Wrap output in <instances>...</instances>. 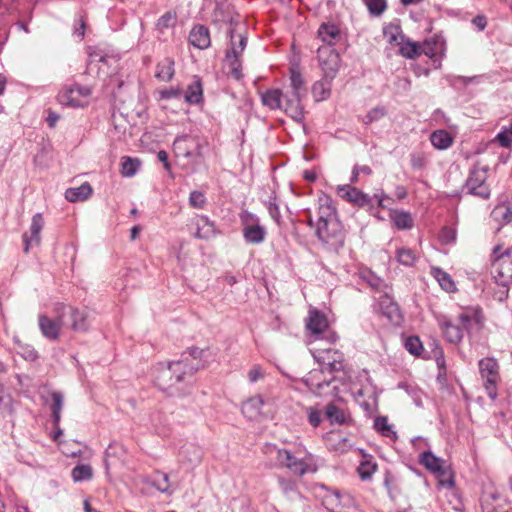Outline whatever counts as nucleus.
Instances as JSON below:
<instances>
[{"instance_id": "9", "label": "nucleus", "mask_w": 512, "mask_h": 512, "mask_svg": "<svg viewBox=\"0 0 512 512\" xmlns=\"http://www.w3.org/2000/svg\"><path fill=\"white\" fill-rule=\"evenodd\" d=\"M479 372L484 381V388L488 396L494 400L497 397V384L500 380L499 365L496 359L491 357L479 361Z\"/></svg>"}, {"instance_id": "32", "label": "nucleus", "mask_w": 512, "mask_h": 512, "mask_svg": "<svg viewBox=\"0 0 512 512\" xmlns=\"http://www.w3.org/2000/svg\"><path fill=\"white\" fill-rule=\"evenodd\" d=\"M432 275L438 281L439 285L446 292L456 291V285L451 276L440 268H433Z\"/></svg>"}, {"instance_id": "40", "label": "nucleus", "mask_w": 512, "mask_h": 512, "mask_svg": "<svg viewBox=\"0 0 512 512\" xmlns=\"http://www.w3.org/2000/svg\"><path fill=\"white\" fill-rule=\"evenodd\" d=\"M203 89L199 79L193 81L187 88L185 99L190 104H197L202 100Z\"/></svg>"}, {"instance_id": "26", "label": "nucleus", "mask_w": 512, "mask_h": 512, "mask_svg": "<svg viewBox=\"0 0 512 512\" xmlns=\"http://www.w3.org/2000/svg\"><path fill=\"white\" fill-rule=\"evenodd\" d=\"M330 219H337L336 208L332 200L325 196L319 199L318 220L316 223L330 221Z\"/></svg>"}, {"instance_id": "3", "label": "nucleus", "mask_w": 512, "mask_h": 512, "mask_svg": "<svg viewBox=\"0 0 512 512\" xmlns=\"http://www.w3.org/2000/svg\"><path fill=\"white\" fill-rule=\"evenodd\" d=\"M266 453L274 455L276 467L286 468L292 474L300 477L306 473H315L318 469L314 456L306 451L297 450L292 453L287 449L269 445L266 447Z\"/></svg>"}, {"instance_id": "12", "label": "nucleus", "mask_w": 512, "mask_h": 512, "mask_svg": "<svg viewBox=\"0 0 512 512\" xmlns=\"http://www.w3.org/2000/svg\"><path fill=\"white\" fill-rule=\"evenodd\" d=\"M327 317L316 309H311L306 319V328L316 339H320L322 334H326L325 338L329 343H334L337 340V335L328 330Z\"/></svg>"}, {"instance_id": "33", "label": "nucleus", "mask_w": 512, "mask_h": 512, "mask_svg": "<svg viewBox=\"0 0 512 512\" xmlns=\"http://www.w3.org/2000/svg\"><path fill=\"white\" fill-rule=\"evenodd\" d=\"M180 455L189 464L196 465L200 463L203 453L200 447L195 446L193 444H189L181 448Z\"/></svg>"}, {"instance_id": "19", "label": "nucleus", "mask_w": 512, "mask_h": 512, "mask_svg": "<svg viewBox=\"0 0 512 512\" xmlns=\"http://www.w3.org/2000/svg\"><path fill=\"white\" fill-rule=\"evenodd\" d=\"M350 502V496H342L337 491H327L322 499L323 505L331 512H345Z\"/></svg>"}, {"instance_id": "8", "label": "nucleus", "mask_w": 512, "mask_h": 512, "mask_svg": "<svg viewBox=\"0 0 512 512\" xmlns=\"http://www.w3.org/2000/svg\"><path fill=\"white\" fill-rule=\"evenodd\" d=\"M487 173L488 169L486 167H480L478 164L473 165L465 182V188L469 194L484 200L490 197L491 189L486 182Z\"/></svg>"}, {"instance_id": "2", "label": "nucleus", "mask_w": 512, "mask_h": 512, "mask_svg": "<svg viewBox=\"0 0 512 512\" xmlns=\"http://www.w3.org/2000/svg\"><path fill=\"white\" fill-rule=\"evenodd\" d=\"M203 350L192 347L181 355L177 361L168 365H160L155 377L156 385L163 391H169L181 382H187L196 371L203 367L201 355Z\"/></svg>"}, {"instance_id": "39", "label": "nucleus", "mask_w": 512, "mask_h": 512, "mask_svg": "<svg viewBox=\"0 0 512 512\" xmlns=\"http://www.w3.org/2000/svg\"><path fill=\"white\" fill-rule=\"evenodd\" d=\"M391 219L394 225L400 230L411 229L413 227V219L409 212L394 211L391 214Z\"/></svg>"}, {"instance_id": "29", "label": "nucleus", "mask_w": 512, "mask_h": 512, "mask_svg": "<svg viewBox=\"0 0 512 512\" xmlns=\"http://www.w3.org/2000/svg\"><path fill=\"white\" fill-rule=\"evenodd\" d=\"M92 193V187L85 182L79 187L69 188L65 192V198L69 202H77L86 200Z\"/></svg>"}, {"instance_id": "37", "label": "nucleus", "mask_w": 512, "mask_h": 512, "mask_svg": "<svg viewBox=\"0 0 512 512\" xmlns=\"http://www.w3.org/2000/svg\"><path fill=\"white\" fill-rule=\"evenodd\" d=\"M383 34L387 42L395 46H399L405 38L401 28L393 24L386 26L384 28Z\"/></svg>"}, {"instance_id": "44", "label": "nucleus", "mask_w": 512, "mask_h": 512, "mask_svg": "<svg viewBox=\"0 0 512 512\" xmlns=\"http://www.w3.org/2000/svg\"><path fill=\"white\" fill-rule=\"evenodd\" d=\"M325 415L332 424H343L345 422L344 412L334 403L326 406Z\"/></svg>"}, {"instance_id": "64", "label": "nucleus", "mask_w": 512, "mask_h": 512, "mask_svg": "<svg viewBox=\"0 0 512 512\" xmlns=\"http://www.w3.org/2000/svg\"><path fill=\"white\" fill-rule=\"evenodd\" d=\"M308 419L312 426L317 427L321 422L320 413L317 410H311L309 412Z\"/></svg>"}, {"instance_id": "42", "label": "nucleus", "mask_w": 512, "mask_h": 512, "mask_svg": "<svg viewBox=\"0 0 512 512\" xmlns=\"http://www.w3.org/2000/svg\"><path fill=\"white\" fill-rule=\"evenodd\" d=\"M51 397H52L51 410H52L53 422H54L55 426H57L61 419V410L63 408L64 397H63V394L59 391L52 392Z\"/></svg>"}, {"instance_id": "21", "label": "nucleus", "mask_w": 512, "mask_h": 512, "mask_svg": "<svg viewBox=\"0 0 512 512\" xmlns=\"http://www.w3.org/2000/svg\"><path fill=\"white\" fill-rule=\"evenodd\" d=\"M194 149L199 150V144L189 135L178 136L173 143V150L177 156L191 158L195 154Z\"/></svg>"}, {"instance_id": "18", "label": "nucleus", "mask_w": 512, "mask_h": 512, "mask_svg": "<svg viewBox=\"0 0 512 512\" xmlns=\"http://www.w3.org/2000/svg\"><path fill=\"white\" fill-rule=\"evenodd\" d=\"M512 249L508 248L501 255L493 258V268L495 272L507 282L512 279Z\"/></svg>"}, {"instance_id": "7", "label": "nucleus", "mask_w": 512, "mask_h": 512, "mask_svg": "<svg viewBox=\"0 0 512 512\" xmlns=\"http://www.w3.org/2000/svg\"><path fill=\"white\" fill-rule=\"evenodd\" d=\"M315 225L316 236L330 249L338 250L344 245L343 227L338 218Z\"/></svg>"}, {"instance_id": "41", "label": "nucleus", "mask_w": 512, "mask_h": 512, "mask_svg": "<svg viewBox=\"0 0 512 512\" xmlns=\"http://www.w3.org/2000/svg\"><path fill=\"white\" fill-rule=\"evenodd\" d=\"M74 482L89 481L93 477V469L89 464L76 465L71 471Z\"/></svg>"}, {"instance_id": "4", "label": "nucleus", "mask_w": 512, "mask_h": 512, "mask_svg": "<svg viewBox=\"0 0 512 512\" xmlns=\"http://www.w3.org/2000/svg\"><path fill=\"white\" fill-rule=\"evenodd\" d=\"M480 322L481 315L478 311H464L459 314L456 322L443 319L439 322V326L448 342L458 344L463 340L464 332H468L474 324L477 325Z\"/></svg>"}, {"instance_id": "51", "label": "nucleus", "mask_w": 512, "mask_h": 512, "mask_svg": "<svg viewBox=\"0 0 512 512\" xmlns=\"http://www.w3.org/2000/svg\"><path fill=\"white\" fill-rule=\"evenodd\" d=\"M175 23H176V14L168 11L158 19L156 26L160 32H163L164 29L173 27L175 25Z\"/></svg>"}, {"instance_id": "28", "label": "nucleus", "mask_w": 512, "mask_h": 512, "mask_svg": "<svg viewBox=\"0 0 512 512\" xmlns=\"http://www.w3.org/2000/svg\"><path fill=\"white\" fill-rule=\"evenodd\" d=\"M318 36L325 45L333 47L340 37V30L334 24H322L318 30Z\"/></svg>"}, {"instance_id": "6", "label": "nucleus", "mask_w": 512, "mask_h": 512, "mask_svg": "<svg viewBox=\"0 0 512 512\" xmlns=\"http://www.w3.org/2000/svg\"><path fill=\"white\" fill-rule=\"evenodd\" d=\"M66 309L63 303H57L54 306L55 318H51L46 314H40L38 317L39 329L44 338L50 341H57L60 338L62 327L66 326L64 320Z\"/></svg>"}, {"instance_id": "55", "label": "nucleus", "mask_w": 512, "mask_h": 512, "mask_svg": "<svg viewBox=\"0 0 512 512\" xmlns=\"http://www.w3.org/2000/svg\"><path fill=\"white\" fill-rule=\"evenodd\" d=\"M435 474H437L440 485L445 487H452L454 485L453 475L446 467Z\"/></svg>"}, {"instance_id": "22", "label": "nucleus", "mask_w": 512, "mask_h": 512, "mask_svg": "<svg viewBox=\"0 0 512 512\" xmlns=\"http://www.w3.org/2000/svg\"><path fill=\"white\" fill-rule=\"evenodd\" d=\"M189 42L194 47L204 50L211 44L210 33L204 25H196L189 34Z\"/></svg>"}, {"instance_id": "59", "label": "nucleus", "mask_w": 512, "mask_h": 512, "mask_svg": "<svg viewBox=\"0 0 512 512\" xmlns=\"http://www.w3.org/2000/svg\"><path fill=\"white\" fill-rule=\"evenodd\" d=\"M264 370L259 365H254L248 372V379L251 383H255L258 380L264 378Z\"/></svg>"}, {"instance_id": "23", "label": "nucleus", "mask_w": 512, "mask_h": 512, "mask_svg": "<svg viewBox=\"0 0 512 512\" xmlns=\"http://www.w3.org/2000/svg\"><path fill=\"white\" fill-rule=\"evenodd\" d=\"M264 400L261 396H254L243 402L241 410L249 420H258L262 416Z\"/></svg>"}, {"instance_id": "52", "label": "nucleus", "mask_w": 512, "mask_h": 512, "mask_svg": "<svg viewBox=\"0 0 512 512\" xmlns=\"http://www.w3.org/2000/svg\"><path fill=\"white\" fill-rule=\"evenodd\" d=\"M377 470V465L375 463H371L369 461L361 462L358 467V473L362 480H368Z\"/></svg>"}, {"instance_id": "54", "label": "nucleus", "mask_w": 512, "mask_h": 512, "mask_svg": "<svg viewBox=\"0 0 512 512\" xmlns=\"http://www.w3.org/2000/svg\"><path fill=\"white\" fill-rule=\"evenodd\" d=\"M365 4L372 15H381L386 9L385 0H364Z\"/></svg>"}, {"instance_id": "25", "label": "nucleus", "mask_w": 512, "mask_h": 512, "mask_svg": "<svg viewBox=\"0 0 512 512\" xmlns=\"http://www.w3.org/2000/svg\"><path fill=\"white\" fill-rule=\"evenodd\" d=\"M491 218L500 225L510 223L512 221V201H505L495 206L491 212Z\"/></svg>"}, {"instance_id": "47", "label": "nucleus", "mask_w": 512, "mask_h": 512, "mask_svg": "<svg viewBox=\"0 0 512 512\" xmlns=\"http://www.w3.org/2000/svg\"><path fill=\"white\" fill-rule=\"evenodd\" d=\"M278 483H279L281 491L286 496L291 497L292 495L298 493L297 482L295 480L287 479L284 477H279Z\"/></svg>"}, {"instance_id": "58", "label": "nucleus", "mask_w": 512, "mask_h": 512, "mask_svg": "<svg viewBox=\"0 0 512 512\" xmlns=\"http://www.w3.org/2000/svg\"><path fill=\"white\" fill-rule=\"evenodd\" d=\"M512 134L510 128L508 130L501 131L497 134L495 140L504 148H509L512 144Z\"/></svg>"}, {"instance_id": "56", "label": "nucleus", "mask_w": 512, "mask_h": 512, "mask_svg": "<svg viewBox=\"0 0 512 512\" xmlns=\"http://www.w3.org/2000/svg\"><path fill=\"white\" fill-rule=\"evenodd\" d=\"M456 230L452 227L445 226L442 228L439 238L443 244H450L456 240Z\"/></svg>"}, {"instance_id": "53", "label": "nucleus", "mask_w": 512, "mask_h": 512, "mask_svg": "<svg viewBox=\"0 0 512 512\" xmlns=\"http://www.w3.org/2000/svg\"><path fill=\"white\" fill-rule=\"evenodd\" d=\"M206 197L201 191H192L189 196V204L195 209H202L206 205Z\"/></svg>"}, {"instance_id": "5", "label": "nucleus", "mask_w": 512, "mask_h": 512, "mask_svg": "<svg viewBox=\"0 0 512 512\" xmlns=\"http://www.w3.org/2000/svg\"><path fill=\"white\" fill-rule=\"evenodd\" d=\"M337 194L346 201L360 208L366 209H372L374 207V201H376L377 206L381 208H387L391 203H393V200L383 192L375 193L371 197L349 184L338 186Z\"/></svg>"}, {"instance_id": "27", "label": "nucleus", "mask_w": 512, "mask_h": 512, "mask_svg": "<svg viewBox=\"0 0 512 512\" xmlns=\"http://www.w3.org/2000/svg\"><path fill=\"white\" fill-rule=\"evenodd\" d=\"M263 105L272 110L283 109V92L280 89H270L261 96Z\"/></svg>"}, {"instance_id": "1", "label": "nucleus", "mask_w": 512, "mask_h": 512, "mask_svg": "<svg viewBox=\"0 0 512 512\" xmlns=\"http://www.w3.org/2000/svg\"><path fill=\"white\" fill-rule=\"evenodd\" d=\"M319 363V370H312L304 379L306 386L317 396L335 395L336 386L332 384L339 379L336 375L344 371V355L339 350L318 348L313 353Z\"/></svg>"}, {"instance_id": "24", "label": "nucleus", "mask_w": 512, "mask_h": 512, "mask_svg": "<svg viewBox=\"0 0 512 512\" xmlns=\"http://www.w3.org/2000/svg\"><path fill=\"white\" fill-rule=\"evenodd\" d=\"M195 237L199 239H210L216 235L215 224L207 216H198L195 222Z\"/></svg>"}, {"instance_id": "43", "label": "nucleus", "mask_w": 512, "mask_h": 512, "mask_svg": "<svg viewBox=\"0 0 512 512\" xmlns=\"http://www.w3.org/2000/svg\"><path fill=\"white\" fill-rule=\"evenodd\" d=\"M290 92L300 93L306 95V87L300 72L295 69L290 71Z\"/></svg>"}, {"instance_id": "20", "label": "nucleus", "mask_w": 512, "mask_h": 512, "mask_svg": "<svg viewBox=\"0 0 512 512\" xmlns=\"http://www.w3.org/2000/svg\"><path fill=\"white\" fill-rule=\"evenodd\" d=\"M44 226L42 214L37 213L33 216L30 226V236L27 233L23 234L24 252L28 253L31 245L40 244V232Z\"/></svg>"}, {"instance_id": "38", "label": "nucleus", "mask_w": 512, "mask_h": 512, "mask_svg": "<svg viewBox=\"0 0 512 512\" xmlns=\"http://www.w3.org/2000/svg\"><path fill=\"white\" fill-rule=\"evenodd\" d=\"M147 482L161 493L169 492V477L166 473L157 471Z\"/></svg>"}, {"instance_id": "48", "label": "nucleus", "mask_w": 512, "mask_h": 512, "mask_svg": "<svg viewBox=\"0 0 512 512\" xmlns=\"http://www.w3.org/2000/svg\"><path fill=\"white\" fill-rule=\"evenodd\" d=\"M386 114V109L384 107L378 106L368 111V113L363 117L362 121L365 125H369L382 119Z\"/></svg>"}, {"instance_id": "16", "label": "nucleus", "mask_w": 512, "mask_h": 512, "mask_svg": "<svg viewBox=\"0 0 512 512\" xmlns=\"http://www.w3.org/2000/svg\"><path fill=\"white\" fill-rule=\"evenodd\" d=\"M126 448L117 442L111 443L105 451L104 465L108 474L112 468L122 467L126 462Z\"/></svg>"}, {"instance_id": "31", "label": "nucleus", "mask_w": 512, "mask_h": 512, "mask_svg": "<svg viewBox=\"0 0 512 512\" xmlns=\"http://www.w3.org/2000/svg\"><path fill=\"white\" fill-rule=\"evenodd\" d=\"M398 47L399 54L407 59H415L422 54L421 45L418 42L404 39Z\"/></svg>"}, {"instance_id": "35", "label": "nucleus", "mask_w": 512, "mask_h": 512, "mask_svg": "<svg viewBox=\"0 0 512 512\" xmlns=\"http://www.w3.org/2000/svg\"><path fill=\"white\" fill-rule=\"evenodd\" d=\"M420 462L428 470L436 473L444 468V462L442 459L436 457L432 452L426 451L421 454Z\"/></svg>"}, {"instance_id": "61", "label": "nucleus", "mask_w": 512, "mask_h": 512, "mask_svg": "<svg viewBox=\"0 0 512 512\" xmlns=\"http://www.w3.org/2000/svg\"><path fill=\"white\" fill-rule=\"evenodd\" d=\"M267 209L269 211L270 216L276 221L279 222L281 214L279 210V206L276 203L275 198H271L267 203Z\"/></svg>"}, {"instance_id": "57", "label": "nucleus", "mask_w": 512, "mask_h": 512, "mask_svg": "<svg viewBox=\"0 0 512 512\" xmlns=\"http://www.w3.org/2000/svg\"><path fill=\"white\" fill-rule=\"evenodd\" d=\"M229 62V66L231 68L232 76L239 80L242 78V66L239 57H232L231 59H227Z\"/></svg>"}, {"instance_id": "34", "label": "nucleus", "mask_w": 512, "mask_h": 512, "mask_svg": "<svg viewBox=\"0 0 512 512\" xmlns=\"http://www.w3.org/2000/svg\"><path fill=\"white\" fill-rule=\"evenodd\" d=\"M432 145L437 149H447L453 143V138L445 130L434 131L430 136Z\"/></svg>"}, {"instance_id": "10", "label": "nucleus", "mask_w": 512, "mask_h": 512, "mask_svg": "<svg viewBox=\"0 0 512 512\" xmlns=\"http://www.w3.org/2000/svg\"><path fill=\"white\" fill-rule=\"evenodd\" d=\"M90 95L91 89L88 86L73 84L60 91L57 99L63 106L79 108L88 104L87 99Z\"/></svg>"}, {"instance_id": "17", "label": "nucleus", "mask_w": 512, "mask_h": 512, "mask_svg": "<svg viewBox=\"0 0 512 512\" xmlns=\"http://www.w3.org/2000/svg\"><path fill=\"white\" fill-rule=\"evenodd\" d=\"M66 315H69L70 329L75 332H86L89 329V313L86 309H78L74 307H67Z\"/></svg>"}, {"instance_id": "50", "label": "nucleus", "mask_w": 512, "mask_h": 512, "mask_svg": "<svg viewBox=\"0 0 512 512\" xmlns=\"http://www.w3.org/2000/svg\"><path fill=\"white\" fill-rule=\"evenodd\" d=\"M406 350L415 356H419L423 350L422 342L417 336H410L405 341Z\"/></svg>"}, {"instance_id": "11", "label": "nucleus", "mask_w": 512, "mask_h": 512, "mask_svg": "<svg viewBox=\"0 0 512 512\" xmlns=\"http://www.w3.org/2000/svg\"><path fill=\"white\" fill-rule=\"evenodd\" d=\"M319 65L324 77L333 80L340 67V56L330 45H323L317 50Z\"/></svg>"}, {"instance_id": "30", "label": "nucleus", "mask_w": 512, "mask_h": 512, "mask_svg": "<svg viewBox=\"0 0 512 512\" xmlns=\"http://www.w3.org/2000/svg\"><path fill=\"white\" fill-rule=\"evenodd\" d=\"M174 75V61L165 58L157 64L155 77L161 81L168 82Z\"/></svg>"}, {"instance_id": "63", "label": "nucleus", "mask_w": 512, "mask_h": 512, "mask_svg": "<svg viewBox=\"0 0 512 512\" xmlns=\"http://www.w3.org/2000/svg\"><path fill=\"white\" fill-rule=\"evenodd\" d=\"M162 99L177 98L181 95V90L177 88L165 89L160 92Z\"/></svg>"}, {"instance_id": "46", "label": "nucleus", "mask_w": 512, "mask_h": 512, "mask_svg": "<svg viewBox=\"0 0 512 512\" xmlns=\"http://www.w3.org/2000/svg\"><path fill=\"white\" fill-rule=\"evenodd\" d=\"M397 261L405 266H412L416 261L415 253L408 248H400L396 253Z\"/></svg>"}, {"instance_id": "36", "label": "nucleus", "mask_w": 512, "mask_h": 512, "mask_svg": "<svg viewBox=\"0 0 512 512\" xmlns=\"http://www.w3.org/2000/svg\"><path fill=\"white\" fill-rule=\"evenodd\" d=\"M329 79L317 81L312 87V94L316 101H323L330 96L331 84Z\"/></svg>"}, {"instance_id": "13", "label": "nucleus", "mask_w": 512, "mask_h": 512, "mask_svg": "<svg viewBox=\"0 0 512 512\" xmlns=\"http://www.w3.org/2000/svg\"><path fill=\"white\" fill-rule=\"evenodd\" d=\"M243 225V237L247 243L260 244L265 240L266 230L259 224L258 218L245 211L240 216Z\"/></svg>"}, {"instance_id": "62", "label": "nucleus", "mask_w": 512, "mask_h": 512, "mask_svg": "<svg viewBox=\"0 0 512 512\" xmlns=\"http://www.w3.org/2000/svg\"><path fill=\"white\" fill-rule=\"evenodd\" d=\"M22 351L19 352L20 355L28 361H34L38 358L37 351L31 346H21Z\"/></svg>"}, {"instance_id": "49", "label": "nucleus", "mask_w": 512, "mask_h": 512, "mask_svg": "<svg viewBox=\"0 0 512 512\" xmlns=\"http://www.w3.org/2000/svg\"><path fill=\"white\" fill-rule=\"evenodd\" d=\"M374 428L385 437H390L395 434L388 423L387 417L385 416L376 417L374 420Z\"/></svg>"}, {"instance_id": "15", "label": "nucleus", "mask_w": 512, "mask_h": 512, "mask_svg": "<svg viewBox=\"0 0 512 512\" xmlns=\"http://www.w3.org/2000/svg\"><path fill=\"white\" fill-rule=\"evenodd\" d=\"M306 95L287 91L283 94V110L294 121L301 122L304 117V107L301 103Z\"/></svg>"}, {"instance_id": "60", "label": "nucleus", "mask_w": 512, "mask_h": 512, "mask_svg": "<svg viewBox=\"0 0 512 512\" xmlns=\"http://www.w3.org/2000/svg\"><path fill=\"white\" fill-rule=\"evenodd\" d=\"M437 42L432 40H426L424 41L423 45L421 46L422 54H425L429 58H433L436 55V46Z\"/></svg>"}, {"instance_id": "14", "label": "nucleus", "mask_w": 512, "mask_h": 512, "mask_svg": "<svg viewBox=\"0 0 512 512\" xmlns=\"http://www.w3.org/2000/svg\"><path fill=\"white\" fill-rule=\"evenodd\" d=\"M222 12H223V7L218 6L216 8L215 12H214V19H215V21H221V22H225V23L230 24L229 35H230V38H231V49H230V51L227 52L226 58L227 59H231L232 57H239L240 58L241 55H242V52L244 51V49L246 47L247 38L240 34L239 35V37H240L239 43L235 44L233 42L234 33H235L234 16L230 12H228L227 16H223Z\"/></svg>"}, {"instance_id": "45", "label": "nucleus", "mask_w": 512, "mask_h": 512, "mask_svg": "<svg viewBox=\"0 0 512 512\" xmlns=\"http://www.w3.org/2000/svg\"><path fill=\"white\" fill-rule=\"evenodd\" d=\"M139 167L140 162L138 159L124 157L122 161L121 173L125 177H132L137 173Z\"/></svg>"}]
</instances>
